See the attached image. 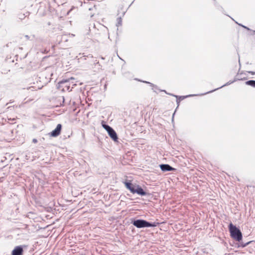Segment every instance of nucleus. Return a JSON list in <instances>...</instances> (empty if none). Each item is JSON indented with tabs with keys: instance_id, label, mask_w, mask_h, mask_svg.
Wrapping results in <instances>:
<instances>
[{
	"instance_id": "nucleus-9",
	"label": "nucleus",
	"mask_w": 255,
	"mask_h": 255,
	"mask_svg": "<svg viewBox=\"0 0 255 255\" xmlns=\"http://www.w3.org/2000/svg\"><path fill=\"white\" fill-rule=\"evenodd\" d=\"M136 189L135 191V193H137L138 195H140L141 196H145L146 193L145 191H143L142 188L138 185V186H136Z\"/></svg>"
},
{
	"instance_id": "nucleus-10",
	"label": "nucleus",
	"mask_w": 255,
	"mask_h": 255,
	"mask_svg": "<svg viewBox=\"0 0 255 255\" xmlns=\"http://www.w3.org/2000/svg\"><path fill=\"white\" fill-rule=\"evenodd\" d=\"M29 15V12L28 11H26L25 12H19L17 14L18 18L22 20L24 19L26 17L28 16Z\"/></svg>"
},
{
	"instance_id": "nucleus-16",
	"label": "nucleus",
	"mask_w": 255,
	"mask_h": 255,
	"mask_svg": "<svg viewBox=\"0 0 255 255\" xmlns=\"http://www.w3.org/2000/svg\"><path fill=\"white\" fill-rule=\"evenodd\" d=\"M250 243H247L246 244L243 246V247H245L246 245H248Z\"/></svg>"
},
{
	"instance_id": "nucleus-13",
	"label": "nucleus",
	"mask_w": 255,
	"mask_h": 255,
	"mask_svg": "<svg viewBox=\"0 0 255 255\" xmlns=\"http://www.w3.org/2000/svg\"><path fill=\"white\" fill-rule=\"evenodd\" d=\"M28 90H31L32 91H34V90H35L36 89L35 88L33 87H30L28 88H27Z\"/></svg>"
},
{
	"instance_id": "nucleus-19",
	"label": "nucleus",
	"mask_w": 255,
	"mask_h": 255,
	"mask_svg": "<svg viewBox=\"0 0 255 255\" xmlns=\"http://www.w3.org/2000/svg\"><path fill=\"white\" fill-rule=\"evenodd\" d=\"M226 85H227V84H226ZM222 87H223V86H222V87H220V88H222Z\"/></svg>"
},
{
	"instance_id": "nucleus-17",
	"label": "nucleus",
	"mask_w": 255,
	"mask_h": 255,
	"mask_svg": "<svg viewBox=\"0 0 255 255\" xmlns=\"http://www.w3.org/2000/svg\"><path fill=\"white\" fill-rule=\"evenodd\" d=\"M145 82L146 83L150 84L152 85V84L149 83V82Z\"/></svg>"
},
{
	"instance_id": "nucleus-15",
	"label": "nucleus",
	"mask_w": 255,
	"mask_h": 255,
	"mask_svg": "<svg viewBox=\"0 0 255 255\" xmlns=\"http://www.w3.org/2000/svg\"><path fill=\"white\" fill-rule=\"evenodd\" d=\"M25 37H26L27 39H28L29 38V36H28V35H25Z\"/></svg>"
},
{
	"instance_id": "nucleus-2",
	"label": "nucleus",
	"mask_w": 255,
	"mask_h": 255,
	"mask_svg": "<svg viewBox=\"0 0 255 255\" xmlns=\"http://www.w3.org/2000/svg\"><path fill=\"white\" fill-rule=\"evenodd\" d=\"M132 224L138 228H145V227H156L158 223L153 222L149 223L143 220H136L132 222Z\"/></svg>"
},
{
	"instance_id": "nucleus-5",
	"label": "nucleus",
	"mask_w": 255,
	"mask_h": 255,
	"mask_svg": "<svg viewBox=\"0 0 255 255\" xmlns=\"http://www.w3.org/2000/svg\"><path fill=\"white\" fill-rule=\"evenodd\" d=\"M74 80V78L73 77H71L69 79H66V80H62L60 82H59V86H65L67 87V90H69L70 86L68 85V83L70 82L71 81H73Z\"/></svg>"
},
{
	"instance_id": "nucleus-14",
	"label": "nucleus",
	"mask_w": 255,
	"mask_h": 255,
	"mask_svg": "<svg viewBox=\"0 0 255 255\" xmlns=\"http://www.w3.org/2000/svg\"><path fill=\"white\" fill-rule=\"evenodd\" d=\"M32 141L34 143H37V140L36 139H35V138H34V139H33Z\"/></svg>"
},
{
	"instance_id": "nucleus-12",
	"label": "nucleus",
	"mask_w": 255,
	"mask_h": 255,
	"mask_svg": "<svg viewBox=\"0 0 255 255\" xmlns=\"http://www.w3.org/2000/svg\"><path fill=\"white\" fill-rule=\"evenodd\" d=\"M118 24L119 25H121L122 24V18L120 17V18H119L118 19Z\"/></svg>"
},
{
	"instance_id": "nucleus-18",
	"label": "nucleus",
	"mask_w": 255,
	"mask_h": 255,
	"mask_svg": "<svg viewBox=\"0 0 255 255\" xmlns=\"http://www.w3.org/2000/svg\"><path fill=\"white\" fill-rule=\"evenodd\" d=\"M226 85H227V84H226ZM222 87H223V86H222V87H220V88H222Z\"/></svg>"
},
{
	"instance_id": "nucleus-3",
	"label": "nucleus",
	"mask_w": 255,
	"mask_h": 255,
	"mask_svg": "<svg viewBox=\"0 0 255 255\" xmlns=\"http://www.w3.org/2000/svg\"><path fill=\"white\" fill-rule=\"evenodd\" d=\"M102 126L107 131L111 138H112L114 141H117L118 139V136L115 131L111 127L107 125L103 124Z\"/></svg>"
},
{
	"instance_id": "nucleus-11",
	"label": "nucleus",
	"mask_w": 255,
	"mask_h": 255,
	"mask_svg": "<svg viewBox=\"0 0 255 255\" xmlns=\"http://www.w3.org/2000/svg\"><path fill=\"white\" fill-rule=\"evenodd\" d=\"M246 85L255 87V80H249L246 82Z\"/></svg>"
},
{
	"instance_id": "nucleus-4",
	"label": "nucleus",
	"mask_w": 255,
	"mask_h": 255,
	"mask_svg": "<svg viewBox=\"0 0 255 255\" xmlns=\"http://www.w3.org/2000/svg\"><path fill=\"white\" fill-rule=\"evenodd\" d=\"M125 186L127 189L130 190V191L133 193H135V191L136 189V186H138V185L132 184L130 182H126L125 183Z\"/></svg>"
},
{
	"instance_id": "nucleus-7",
	"label": "nucleus",
	"mask_w": 255,
	"mask_h": 255,
	"mask_svg": "<svg viewBox=\"0 0 255 255\" xmlns=\"http://www.w3.org/2000/svg\"><path fill=\"white\" fill-rule=\"evenodd\" d=\"M23 249L20 246L16 247L12 252V255H22Z\"/></svg>"
},
{
	"instance_id": "nucleus-1",
	"label": "nucleus",
	"mask_w": 255,
	"mask_h": 255,
	"mask_svg": "<svg viewBox=\"0 0 255 255\" xmlns=\"http://www.w3.org/2000/svg\"><path fill=\"white\" fill-rule=\"evenodd\" d=\"M229 230L233 239L237 241H240L242 239V234L240 230L232 223L229 225Z\"/></svg>"
},
{
	"instance_id": "nucleus-6",
	"label": "nucleus",
	"mask_w": 255,
	"mask_h": 255,
	"mask_svg": "<svg viewBox=\"0 0 255 255\" xmlns=\"http://www.w3.org/2000/svg\"><path fill=\"white\" fill-rule=\"evenodd\" d=\"M62 126L61 124H58L56 128L53 130L50 133V135L53 137H56L60 133Z\"/></svg>"
},
{
	"instance_id": "nucleus-8",
	"label": "nucleus",
	"mask_w": 255,
	"mask_h": 255,
	"mask_svg": "<svg viewBox=\"0 0 255 255\" xmlns=\"http://www.w3.org/2000/svg\"><path fill=\"white\" fill-rule=\"evenodd\" d=\"M160 167L161 170L163 171H169L174 170V168L168 164H161L160 165Z\"/></svg>"
}]
</instances>
